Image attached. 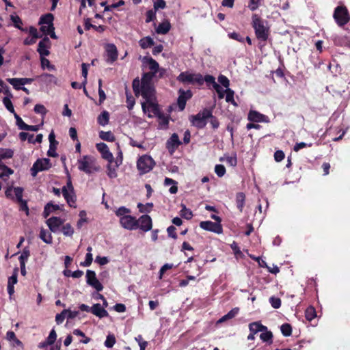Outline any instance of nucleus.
<instances>
[{"label": "nucleus", "instance_id": "1", "mask_svg": "<svg viewBox=\"0 0 350 350\" xmlns=\"http://www.w3.org/2000/svg\"><path fill=\"white\" fill-rule=\"evenodd\" d=\"M153 75L145 73L139 81L135 79L133 81V89L136 96L141 94L145 100L155 98L154 88L152 83Z\"/></svg>", "mask_w": 350, "mask_h": 350}, {"label": "nucleus", "instance_id": "2", "mask_svg": "<svg viewBox=\"0 0 350 350\" xmlns=\"http://www.w3.org/2000/svg\"><path fill=\"white\" fill-rule=\"evenodd\" d=\"M252 25L257 39L262 42L267 41L270 32L267 22L255 14L252 16Z\"/></svg>", "mask_w": 350, "mask_h": 350}, {"label": "nucleus", "instance_id": "3", "mask_svg": "<svg viewBox=\"0 0 350 350\" xmlns=\"http://www.w3.org/2000/svg\"><path fill=\"white\" fill-rule=\"evenodd\" d=\"M121 226L127 230L140 229L147 232L152 228V220H120Z\"/></svg>", "mask_w": 350, "mask_h": 350}, {"label": "nucleus", "instance_id": "4", "mask_svg": "<svg viewBox=\"0 0 350 350\" xmlns=\"http://www.w3.org/2000/svg\"><path fill=\"white\" fill-rule=\"evenodd\" d=\"M78 169L86 174H91L96 171L97 168L95 164V159L90 155H85L77 161Z\"/></svg>", "mask_w": 350, "mask_h": 350}, {"label": "nucleus", "instance_id": "5", "mask_svg": "<svg viewBox=\"0 0 350 350\" xmlns=\"http://www.w3.org/2000/svg\"><path fill=\"white\" fill-rule=\"evenodd\" d=\"M155 165L153 159L148 155L140 157L137 161V167L140 174H144L152 170Z\"/></svg>", "mask_w": 350, "mask_h": 350}, {"label": "nucleus", "instance_id": "6", "mask_svg": "<svg viewBox=\"0 0 350 350\" xmlns=\"http://www.w3.org/2000/svg\"><path fill=\"white\" fill-rule=\"evenodd\" d=\"M211 117H212L211 111L207 109H204L196 116H192L190 120L193 126L202 129L206 126L207 119Z\"/></svg>", "mask_w": 350, "mask_h": 350}, {"label": "nucleus", "instance_id": "7", "mask_svg": "<svg viewBox=\"0 0 350 350\" xmlns=\"http://www.w3.org/2000/svg\"><path fill=\"white\" fill-rule=\"evenodd\" d=\"M333 17L338 26H343L349 21V15L347 9L344 6H338L335 8Z\"/></svg>", "mask_w": 350, "mask_h": 350}, {"label": "nucleus", "instance_id": "8", "mask_svg": "<svg viewBox=\"0 0 350 350\" xmlns=\"http://www.w3.org/2000/svg\"><path fill=\"white\" fill-rule=\"evenodd\" d=\"M177 79L179 81L183 83H196L198 84L203 83V77L200 74H192L188 72H183L178 75Z\"/></svg>", "mask_w": 350, "mask_h": 350}, {"label": "nucleus", "instance_id": "9", "mask_svg": "<svg viewBox=\"0 0 350 350\" xmlns=\"http://www.w3.org/2000/svg\"><path fill=\"white\" fill-rule=\"evenodd\" d=\"M62 193L67 203L71 207H75L76 196L71 181L69 180L66 186L62 188Z\"/></svg>", "mask_w": 350, "mask_h": 350}, {"label": "nucleus", "instance_id": "10", "mask_svg": "<svg viewBox=\"0 0 350 350\" xmlns=\"http://www.w3.org/2000/svg\"><path fill=\"white\" fill-rule=\"evenodd\" d=\"M51 167L49 159H38L33 165L31 172L33 176H36L39 172L47 170Z\"/></svg>", "mask_w": 350, "mask_h": 350}, {"label": "nucleus", "instance_id": "11", "mask_svg": "<svg viewBox=\"0 0 350 350\" xmlns=\"http://www.w3.org/2000/svg\"><path fill=\"white\" fill-rule=\"evenodd\" d=\"M220 221L221 220H215V221L211 220L202 221L200 222V226L204 230L220 234L222 232V226L220 224Z\"/></svg>", "mask_w": 350, "mask_h": 350}, {"label": "nucleus", "instance_id": "12", "mask_svg": "<svg viewBox=\"0 0 350 350\" xmlns=\"http://www.w3.org/2000/svg\"><path fill=\"white\" fill-rule=\"evenodd\" d=\"M86 282L88 285L95 288L98 292L103 289V286L96 278V273L92 270H87L86 271Z\"/></svg>", "mask_w": 350, "mask_h": 350}, {"label": "nucleus", "instance_id": "13", "mask_svg": "<svg viewBox=\"0 0 350 350\" xmlns=\"http://www.w3.org/2000/svg\"><path fill=\"white\" fill-rule=\"evenodd\" d=\"M154 101L155 98H153L150 100H146V102L142 103V107L144 113H148V116L149 118L152 117L150 113H153L154 114H157L158 113V107Z\"/></svg>", "mask_w": 350, "mask_h": 350}, {"label": "nucleus", "instance_id": "14", "mask_svg": "<svg viewBox=\"0 0 350 350\" xmlns=\"http://www.w3.org/2000/svg\"><path fill=\"white\" fill-rule=\"evenodd\" d=\"M23 189L20 187H8L5 191V196L8 198L15 199L17 202H22Z\"/></svg>", "mask_w": 350, "mask_h": 350}, {"label": "nucleus", "instance_id": "15", "mask_svg": "<svg viewBox=\"0 0 350 350\" xmlns=\"http://www.w3.org/2000/svg\"><path fill=\"white\" fill-rule=\"evenodd\" d=\"M247 119L250 122H269V118L268 116L260 113L256 110H250L247 115Z\"/></svg>", "mask_w": 350, "mask_h": 350}, {"label": "nucleus", "instance_id": "16", "mask_svg": "<svg viewBox=\"0 0 350 350\" xmlns=\"http://www.w3.org/2000/svg\"><path fill=\"white\" fill-rule=\"evenodd\" d=\"M181 144L178 135L173 133L166 142V148L170 154H173L176 148Z\"/></svg>", "mask_w": 350, "mask_h": 350}, {"label": "nucleus", "instance_id": "17", "mask_svg": "<svg viewBox=\"0 0 350 350\" xmlns=\"http://www.w3.org/2000/svg\"><path fill=\"white\" fill-rule=\"evenodd\" d=\"M105 51L107 53V62L108 63H113L118 58L117 47L113 44H107L105 46Z\"/></svg>", "mask_w": 350, "mask_h": 350}, {"label": "nucleus", "instance_id": "18", "mask_svg": "<svg viewBox=\"0 0 350 350\" xmlns=\"http://www.w3.org/2000/svg\"><path fill=\"white\" fill-rule=\"evenodd\" d=\"M192 96L191 92L190 90L184 91L183 90H179V96L178 98V105L180 111H183L185 108L187 101Z\"/></svg>", "mask_w": 350, "mask_h": 350}, {"label": "nucleus", "instance_id": "19", "mask_svg": "<svg viewBox=\"0 0 350 350\" xmlns=\"http://www.w3.org/2000/svg\"><path fill=\"white\" fill-rule=\"evenodd\" d=\"M96 147L102 155V157L107 161H111L113 159L112 153L109 151L108 146L105 143H98Z\"/></svg>", "mask_w": 350, "mask_h": 350}, {"label": "nucleus", "instance_id": "20", "mask_svg": "<svg viewBox=\"0 0 350 350\" xmlns=\"http://www.w3.org/2000/svg\"><path fill=\"white\" fill-rule=\"evenodd\" d=\"M49 43L50 40L48 38H44L39 42L38 52L39 53L41 57L49 55Z\"/></svg>", "mask_w": 350, "mask_h": 350}, {"label": "nucleus", "instance_id": "21", "mask_svg": "<svg viewBox=\"0 0 350 350\" xmlns=\"http://www.w3.org/2000/svg\"><path fill=\"white\" fill-rule=\"evenodd\" d=\"M57 338V334L54 329H53L50 333L46 339L41 342L38 344V347L40 349H44L48 346H51L53 345L56 340Z\"/></svg>", "mask_w": 350, "mask_h": 350}, {"label": "nucleus", "instance_id": "22", "mask_svg": "<svg viewBox=\"0 0 350 350\" xmlns=\"http://www.w3.org/2000/svg\"><path fill=\"white\" fill-rule=\"evenodd\" d=\"M17 275H18V268L14 269L13 274L8 278V293L10 296H12L14 293V284L17 283Z\"/></svg>", "mask_w": 350, "mask_h": 350}, {"label": "nucleus", "instance_id": "23", "mask_svg": "<svg viewBox=\"0 0 350 350\" xmlns=\"http://www.w3.org/2000/svg\"><path fill=\"white\" fill-rule=\"evenodd\" d=\"M91 312L99 318L106 317L108 312L100 304H95L91 307Z\"/></svg>", "mask_w": 350, "mask_h": 350}, {"label": "nucleus", "instance_id": "24", "mask_svg": "<svg viewBox=\"0 0 350 350\" xmlns=\"http://www.w3.org/2000/svg\"><path fill=\"white\" fill-rule=\"evenodd\" d=\"M249 329L253 334H256L258 332L267 330V327L263 325L260 321H255L249 324Z\"/></svg>", "mask_w": 350, "mask_h": 350}, {"label": "nucleus", "instance_id": "25", "mask_svg": "<svg viewBox=\"0 0 350 350\" xmlns=\"http://www.w3.org/2000/svg\"><path fill=\"white\" fill-rule=\"evenodd\" d=\"M119 167H116V163L113 162V159L108 161L107 165V174L110 178H115L118 176L117 170Z\"/></svg>", "mask_w": 350, "mask_h": 350}, {"label": "nucleus", "instance_id": "26", "mask_svg": "<svg viewBox=\"0 0 350 350\" xmlns=\"http://www.w3.org/2000/svg\"><path fill=\"white\" fill-rule=\"evenodd\" d=\"M131 210L125 206H121L116 211V215L120 219H135V217L130 215Z\"/></svg>", "mask_w": 350, "mask_h": 350}, {"label": "nucleus", "instance_id": "27", "mask_svg": "<svg viewBox=\"0 0 350 350\" xmlns=\"http://www.w3.org/2000/svg\"><path fill=\"white\" fill-rule=\"evenodd\" d=\"M144 61L148 64L149 69L152 71V72L149 73L152 74L154 77L159 69V64L152 57H145Z\"/></svg>", "mask_w": 350, "mask_h": 350}, {"label": "nucleus", "instance_id": "28", "mask_svg": "<svg viewBox=\"0 0 350 350\" xmlns=\"http://www.w3.org/2000/svg\"><path fill=\"white\" fill-rule=\"evenodd\" d=\"M239 308H234L231 310H230L226 314L224 315L221 318H220L217 323H222L228 320L232 319L234 317L237 315L239 313Z\"/></svg>", "mask_w": 350, "mask_h": 350}, {"label": "nucleus", "instance_id": "29", "mask_svg": "<svg viewBox=\"0 0 350 350\" xmlns=\"http://www.w3.org/2000/svg\"><path fill=\"white\" fill-rule=\"evenodd\" d=\"M39 237L46 244H51L53 242L51 232L44 228L40 229Z\"/></svg>", "mask_w": 350, "mask_h": 350}, {"label": "nucleus", "instance_id": "30", "mask_svg": "<svg viewBox=\"0 0 350 350\" xmlns=\"http://www.w3.org/2000/svg\"><path fill=\"white\" fill-rule=\"evenodd\" d=\"M62 221L63 220H46V224L51 231L55 232L59 230L63 224Z\"/></svg>", "mask_w": 350, "mask_h": 350}, {"label": "nucleus", "instance_id": "31", "mask_svg": "<svg viewBox=\"0 0 350 350\" xmlns=\"http://www.w3.org/2000/svg\"><path fill=\"white\" fill-rule=\"evenodd\" d=\"M139 46L143 49H146L150 46H152L154 44V40L153 39L150 37H144L142 38L139 42Z\"/></svg>", "mask_w": 350, "mask_h": 350}, {"label": "nucleus", "instance_id": "32", "mask_svg": "<svg viewBox=\"0 0 350 350\" xmlns=\"http://www.w3.org/2000/svg\"><path fill=\"white\" fill-rule=\"evenodd\" d=\"M170 27L169 22H163L158 25L156 31L159 34H166L170 31Z\"/></svg>", "mask_w": 350, "mask_h": 350}, {"label": "nucleus", "instance_id": "33", "mask_svg": "<svg viewBox=\"0 0 350 350\" xmlns=\"http://www.w3.org/2000/svg\"><path fill=\"white\" fill-rule=\"evenodd\" d=\"M109 113L107 111H103L98 117V122L101 126H105L109 123Z\"/></svg>", "mask_w": 350, "mask_h": 350}, {"label": "nucleus", "instance_id": "34", "mask_svg": "<svg viewBox=\"0 0 350 350\" xmlns=\"http://www.w3.org/2000/svg\"><path fill=\"white\" fill-rule=\"evenodd\" d=\"M13 154L14 152L11 149L0 148V163L3 164L1 163L3 159L12 158Z\"/></svg>", "mask_w": 350, "mask_h": 350}, {"label": "nucleus", "instance_id": "35", "mask_svg": "<svg viewBox=\"0 0 350 350\" xmlns=\"http://www.w3.org/2000/svg\"><path fill=\"white\" fill-rule=\"evenodd\" d=\"M7 81L17 90H21L23 86L21 78H8L7 79Z\"/></svg>", "mask_w": 350, "mask_h": 350}, {"label": "nucleus", "instance_id": "36", "mask_svg": "<svg viewBox=\"0 0 350 350\" xmlns=\"http://www.w3.org/2000/svg\"><path fill=\"white\" fill-rule=\"evenodd\" d=\"M42 81L48 83L56 84L57 82V78L51 74L44 73L40 76Z\"/></svg>", "mask_w": 350, "mask_h": 350}, {"label": "nucleus", "instance_id": "37", "mask_svg": "<svg viewBox=\"0 0 350 350\" xmlns=\"http://www.w3.org/2000/svg\"><path fill=\"white\" fill-rule=\"evenodd\" d=\"M262 333L260 335V338L263 341L271 344L273 342V334L272 332L268 331V329L265 330L264 332H261Z\"/></svg>", "mask_w": 350, "mask_h": 350}, {"label": "nucleus", "instance_id": "38", "mask_svg": "<svg viewBox=\"0 0 350 350\" xmlns=\"http://www.w3.org/2000/svg\"><path fill=\"white\" fill-rule=\"evenodd\" d=\"M99 137L103 140H105L107 142H113L115 140V137L111 131H101L99 133Z\"/></svg>", "mask_w": 350, "mask_h": 350}, {"label": "nucleus", "instance_id": "39", "mask_svg": "<svg viewBox=\"0 0 350 350\" xmlns=\"http://www.w3.org/2000/svg\"><path fill=\"white\" fill-rule=\"evenodd\" d=\"M225 92H226V101L227 103H230L234 106H237V103L235 102V100L234 99V91L229 88V89H226Z\"/></svg>", "mask_w": 350, "mask_h": 350}, {"label": "nucleus", "instance_id": "40", "mask_svg": "<svg viewBox=\"0 0 350 350\" xmlns=\"http://www.w3.org/2000/svg\"><path fill=\"white\" fill-rule=\"evenodd\" d=\"M53 15L52 14H46L42 16H41L40 19V24H45L47 25H53Z\"/></svg>", "mask_w": 350, "mask_h": 350}, {"label": "nucleus", "instance_id": "41", "mask_svg": "<svg viewBox=\"0 0 350 350\" xmlns=\"http://www.w3.org/2000/svg\"><path fill=\"white\" fill-rule=\"evenodd\" d=\"M245 199V196L243 193L241 192V193H238L237 194V196H236L237 206V208L240 211H242V209H243V207L244 206Z\"/></svg>", "mask_w": 350, "mask_h": 350}, {"label": "nucleus", "instance_id": "42", "mask_svg": "<svg viewBox=\"0 0 350 350\" xmlns=\"http://www.w3.org/2000/svg\"><path fill=\"white\" fill-rule=\"evenodd\" d=\"M180 215L183 219H191L193 216L192 212L189 209L187 208L184 204H181Z\"/></svg>", "mask_w": 350, "mask_h": 350}, {"label": "nucleus", "instance_id": "43", "mask_svg": "<svg viewBox=\"0 0 350 350\" xmlns=\"http://www.w3.org/2000/svg\"><path fill=\"white\" fill-rule=\"evenodd\" d=\"M3 103L8 111H9L10 113H13L14 115V113H16L15 112V110H14V106L11 101L10 98L4 97L3 98Z\"/></svg>", "mask_w": 350, "mask_h": 350}, {"label": "nucleus", "instance_id": "44", "mask_svg": "<svg viewBox=\"0 0 350 350\" xmlns=\"http://www.w3.org/2000/svg\"><path fill=\"white\" fill-rule=\"evenodd\" d=\"M13 170L4 164L0 163V178H3V176H9L10 175L13 174Z\"/></svg>", "mask_w": 350, "mask_h": 350}, {"label": "nucleus", "instance_id": "45", "mask_svg": "<svg viewBox=\"0 0 350 350\" xmlns=\"http://www.w3.org/2000/svg\"><path fill=\"white\" fill-rule=\"evenodd\" d=\"M317 316L315 309L313 307H308L305 312V317L306 319L311 321Z\"/></svg>", "mask_w": 350, "mask_h": 350}, {"label": "nucleus", "instance_id": "46", "mask_svg": "<svg viewBox=\"0 0 350 350\" xmlns=\"http://www.w3.org/2000/svg\"><path fill=\"white\" fill-rule=\"evenodd\" d=\"M57 208H58L57 205H54L51 203H48L44 207V213H43L44 217H47L51 212L57 210Z\"/></svg>", "mask_w": 350, "mask_h": 350}, {"label": "nucleus", "instance_id": "47", "mask_svg": "<svg viewBox=\"0 0 350 350\" xmlns=\"http://www.w3.org/2000/svg\"><path fill=\"white\" fill-rule=\"evenodd\" d=\"M280 329H281L282 334L284 336H289L292 334V327H291V325L288 323H284V324L282 325Z\"/></svg>", "mask_w": 350, "mask_h": 350}, {"label": "nucleus", "instance_id": "48", "mask_svg": "<svg viewBox=\"0 0 350 350\" xmlns=\"http://www.w3.org/2000/svg\"><path fill=\"white\" fill-rule=\"evenodd\" d=\"M14 118L16 119V124L21 130H26L27 124L24 122L22 118L17 114L14 113Z\"/></svg>", "mask_w": 350, "mask_h": 350}, {"label": "nucleus", "instance_id": "49", "mask_svg": "<svg viewBox=\"0 0 350 350\" xmlns=\"http://www.w3.org/2000/svg\"><path fill=\"white\" fill-rule=\"evenodd\" d=\"M19 138L23 142L27 139L29 143L34 144L33 134H29L25 132H21L19 133Z\"/></svg>", "mask_w": 350, "mask_h": 350}, {"label": "nucleus", "instance_id": "50", "mask_svg": "<svg viewBox=\"0 0 350 350\" xmlns=\"http://www.w3.org/2000/svg\"><path fill=\"white\" fill-rule=\"evenodd\" d=\"M62 231L66 236H72L74 232L73 228L69 224L64 225L62 228Z\"/></svg>", "mask_w": 350, "mask_h": 350}, {"label": "nucleus", "instance_id": "51", "mask_svg": "<svg viewBox=\"0 0 350 350\" xmlns=\"http://www.w3.org/2000/svg\"><path fill=\"white\" fill-rule=\"evenodd\" d=\"M10 19L12 22L13 23L14 25L21 29V25H23L22 21L21 18L17 15H11Z\"/></svg>", "mask_w": 350, "mask_h": 350}, {"label": "nucleus", "instance_id": "52", "mask_svg": "<svg viewBox=\"0 0 350 350\" xmlns=\"http://www.w3.org/2000/svg\"><path fill=\"white\" fill-rule=\"evenodd\" d=\"M116 343V338L113 335H108L106 340L105 341V346L107 348H111Z\"/></svg>", "mask_w": 350, "mask_h": 350}, {"label": "nucleus", "instance_id": "53", "mask_svg": "<svg viewBox=\"0 0 350 350\" xmlns=\"http://www.w3.org/2000/svg\"><path fill=\"white\" fill-rule=\"evenodd\" d=\"M215 172L219 177H222L226 173V168L223 165L217 164L215 166Z\"/></svg>", "mask_w": 350, "mask_h": 350}, {"label": "nucleus", "instance_id": "54", "mask_svg": "<svg viewBox=\"0 0 350 350\" xmlns=\"http://www.w3.org/2000/svg\"><path fill=\"white\" fill-rule=\"evenodd\" d=\"M218 81L223 85L226 89H229L230 81L224 75H220L218 77Z\"/></svg>", "mask_w": 350, "mask_h": 350}, {"label": "nucleus", "instance_id": "55", "mask_svg": "<svg viewBox=\"0 0 350 350\" xmlns=\"http://www.w3.org/2000/svg\"><path fill=\"white\" fill-rule=\"evenodd\" d=\"M126 103H127V107L129 110L132 109L135 105V101L134 98L132 96L131 94L126 92Z\"/></svg>", "mask_w": 350, "mask_h": 350}, {"label": "nucleus", "instance_id": "56", "mask_svg": "<svg viewBox=\"0 0 350 350\" xmlns=\"http://www.w3.org/2000/svg\"><path fill=\"white\" fill-rule=\"evenodd\" d=\"M30 256L29 250L27 248H25L21 256H19V261L20 263L25 262L27 260L29 256Z\"/></svg>", "mask_w": 350, "mask_h": 350}, {"label": "nucleus", "instance_id": "57", "mask_svg": "<svg viewBox=\"0 0 350 350\" xmlns=\"http://www.w3.org/2000/svg\"><path fill=\"white\" fill-rule=\"evenodd\" d=\"M135 340L138 342L140 350H145L147 347L148 342L144 340L142 335H138L135 338Z\"/></svg>", "mask_w": 350, "mask_h": 350}, {"label": "nucleus", "instance_id": "58", "mask_svg": "<svg viewBox=\"0 0 350 350\" xmlns=\"http://www.w3.org/2000/svg\"><path fill=\"white\" fill-rule=\"evenodd\" d=\"M269 302L271 305V306L275 308L278 309L281 306V300L280 299L275 297H271L269 299Z\"/></svg>", "mask_w": 350, "mask_h": 350}, {"label": "nucleus", "instance_id": "59", "mask_svg": "<svg viewBox=\"0 0 350 350\" xmlns=\"http://www.w3.org/2000/svg\"><path fill=\"white\" fill-rule=\"evenodd\" d=\"M41 65L42 68H48L49 70H54V66L51 65L49 60L43 57H41Z\"/></svg>", "mask_w": 350, "mask_h": 350}, {"label": "nucleus", "instance_id": "60", "mask_svg": "<svg viewBox=\"0 0 350 350\" xmlns=\"http://www.w3.org/2000/svg\"><path fill=\"white\" fill-rule=\"evenodd\" d=\"M67 310H64L61 313L57 314L55 317V321L57 324H61L65 318H66Z\"/></svg>", "mask_w": 350, "mask_h": 350}, {"label": "nucleus", "instance_id": "61", "mask_svg": "<svg viewBox=\"0 0 350 350\" xmlns=\"http://www.w3.org/2000/svg\"><path fill=\"white\" fill-rule=\"evenodd\" d=\"M92 253H87L85 255V259L83 262H81V265L83 267H89L92 262Z\"/></svg>", "mask_w": 350, "mask_h": 350}, {"label": "nucleus", "instance_id": "62", "mask_svg": "<svg viewBox=\"0 0 350 350\" xmlns=\"http://www.w3.org/2000/svg\"><path fill=\"white\" fill-rule=\"evenodd\" d=\"M34 111L36 113L42 114L43 116L46 115V113L47 112L45 107L40 104H37L35 105Z\"/></svg>", "mask_w": 350, "mask_h": 350}, {"label": "nucleus", "instance_id": "63", "mask_svg": "<svg viewBox=\"0 0 350 350\" xmlns=\"http://www.w3.org/2000/svg\"><path fill=\"white\" fill-rule=\"evenodd\" d=\"M40 31H42L44 34H49L54 30L53 25H47L45 24H40Z\"/></svg>", "mask_w": 350, "mask_h": 350}, {"label": "nucleus", "instance_id": "64", "mask_svg": "<svg viewBox=\"0 0 350 350\" xmlns=\"http://www.w3.org/2000/svg\"><path fill=\"white\" fill-rule=\"evenodd\" d=\"M166 6V3L164 0H155L154 1V9L157 10L159 9H164Z\"/></svg>", "mask_w": 350, "mask_h": 350}]
</instances>
